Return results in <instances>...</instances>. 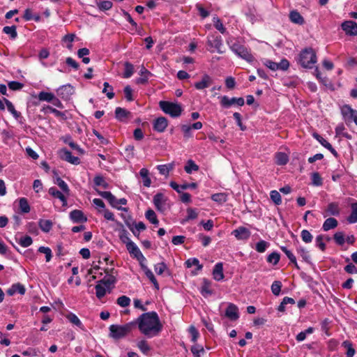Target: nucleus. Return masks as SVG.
<instances>
[{
    "instance_id": "9d476101",
    "label": "nucleus",
    "mask_w": 357,
    "mask_h": 357,
    "mask_svg": "<svg viewBox=\"0 0 357 357\" xmlns=\"http://www.w3.org/2000/svg\"><path fill=\"white\" fill-rule=\"evenodd\" d=\"M220 102L224 107H229L235 104L238 106H243L244 105V99L243 98H229L227 96H222Z\"/></svg>"
},
{
    "instance_id": "6ab92c4d",
    "label": "nucleus",
    "mask_w": 357,
    "mask_h": 357,
    "mask_svg": "<svg viewBox=\"0 0 357 357\" xmlns=\"http://www.w3.org/2000/svg\"><path fill=\"white\" fill-rule=\"evenodd\" d=\"M213 277L216 281L222 280L225 278L223 273V264L222 262L217 263L213 269Z\"/></svg>"
},
{
    "instance_id": "a18cd8bd",
    "label": "nucleus",
    "mask_w": 357,
    "mask_h": 357,
    "mask_svg": "<svg viewBox=\"0 0 357 357\" xmlns=\"http://www.w3.org/2000/svg\"><path fill=\"white\" fill-rule=\"evenodd\" d=\"M3 31L6 34L10 35L12 39H15L17 36L15 26H4Z\"/></svg>"
},
{
    "instance_id": "f3484780",
    "label": "nucleus",
    "mask_w": 357,
    "mask_h": 357,
    "mask_svg": "<svg viewBox=\"0 0 357 357\" xmlns=\"http://www.w3.org/2000/svg\"><path fill=\"white\" fill-rule=\"evenodd\" d=\"M212 282L206 278H204L202 281V285L201 287L200 292L204 297H207L213 294V291L211 289Z\"/></svg>"
},
{
    "instance_id": "aec40b11",
    "label": "nucleus",
    "mask_w": 357,
    "mask_h": 357,
    "mask_svg": "<svg viewBox=\"0 0 357 357\" xmlns=\"http://www.w3.org/2000/svg\"><path fill=\"white\" fill-rule=\"evenodd\" d=\"M169 185L178 193H181L182 190H186L188 188H197V183H195L178 185L174 181H171L169 183Z\"/></svg>"
},
{
    "instance_id": "f704fd0d",
    "label": "nucleus",
    "mask_w": 357,
    "mask_h": 357,
    "mask_svg": "<svg viewBox=\"0 0 357 357\" xmlns=\"http://www.w3.org/2000/svg\"><path fill=\"white\" fill-rule=\"evenodd\" d=\"M38 225L40 229L44 232H49L52 227V222L49 220H40Z\"/></svg>"
},
{
    "instance_id": "e433bc0d",
    "label": "nucleus",
    "mask_w": 357,
    "mask_h": 357,
    "mask_svg": "<svg viewBox=\"0 0 357 357\" xmlns=\"http://www.w3.org/2000/svg\"><path fill=\"white\" fill-rule=\"evenodd\" d=\"M23 17L26 21H29V20H33L36 22H38L40 20V17L39 15H33L32 10L30 8H26L24 10V13Z\"/></svg>"
},
{
    "instance_id": "473e14b6",
    "label": "nucleus",
    "mask_w": 357,
    "mask_h": 357,
    "mask_svg": "<svg viewBox=\"0 0 357 357\" xmlns=\"http://www.w3.org/2000/svg\"><path fill=\"white\" fill-rule=\"evenodd\" d=\"M95 187H102L104 189L109 188V184L105 178L101 175H97L93 178Z\"/></svg>"
},
{
    "instance_id": "0e129e2a",
    "label": "nucleus",
    "mask_w": 357,
    "mask_h": 357,
    "mask_svg": "<svg viewBox=\"0 0 357 357\" xmlns=\"http://www.w3.org/2000/svg\"><path fill=\"white\" fill-rule=\"evenodd\" d=\"M187 214L188 215L185 219V221L196 219L198 216V213L196 209L192 208H189L187 209Z\"/></svg>"
},
{
    "instance_id": "13d9d810",
    "label": "nucleus",
    "mask_w": 357,
    "mask_h": 357,
    "mask_svg": "<svg viewBox=\"0 0 357 357\" xmlns=\"http://www.w3.org/2000/svg\"><path fill=\"white\" fill-rule=\"evenodd\" d=\"M38 251L41 253L45 254L47 262H49L51 260L52 255L50 248L47 247L41 246L38 248Z\"/></svg>"
},
{
    "instance_id": "5fc2aeb1",
    "label": "nucleus",
    "mask_w": 357,
    "mask_h": 357,
    "mask_svg": "<svg viewBox=\"0 0 357 357\" xmlns=\"http://www.w3.org/2000/svg\"><path fill=\"white\" fill-rule=\"evenodd\" d=\"M186 266L188 268H191L193 266H196L197 267V270H201L202 268V265L199 264V261L197 258H190L185 261Z\"/></svg>"
},
{
    "instance_id": "a19ab883",
    "label": "nucleus",
    "mask_w": 357,
    "mask_h": 357,
    "mask_svg": "<svg viewBox=\"0 0 357 357\" xmlns=\"http://www.w3.org/2000/svg\"><path fill=\"white\" fill-rule=\"evenodd\" d=\"M54 95L52 93L40 91L38 93V98L40 101H47L51 102L52 99H54Z\"/></svg>"
},
{
    "instance_id": "f257e3e1",
    "label": "nucleus",
    "mask_w": 357,
    "mask_h": 357,
    "mask_svg": "<svg viewBox=\"0 0 357 357\" xmlns=\"http://www.w3.org/2000/svg\"><path fill=\"white\" fill-rule=\"evenodd\" d=\"M134 322L138 325L140 332L149 337L158 335L162 328L158 314L153 311L141 314Z\"/></svg>"
},
{
    "instance_id": "412c9836",
    "label": "nucleus",
    "mask_w": 357,
    "mask_h": 357,
    "mask_svg": "<svg viewBox=\"0 0 357 357\" xmlns=\"http://www.w3.org/2000/svg\"><path fill=\"white\" fill-rule=\"evenodd\" d=\"M70 220L75 223L84 222L87 220L86 216L84 215L82 211L79 210H74L70 213Z\"/></svg>"
},
{
    "instance_id": "7ed1b4c3",
    "label": "nucleus",
    "mask_w": 357,
    "mask_h": 357,
    "mask_svg": "<svg viewBox=\"0 0 357 357\" xmlns=\"http://www.w3.org/2000/svg\"><path fill=\"white\" fill-rule=\"evenodd\" d=\"M299 63L304 68H312L317 63L315 52L311 48L303 50L299 55Z\"/></svg>"
},
{
    "instance_id": "4be33fe9",
    "label": "nucleus",
    "mask_w": 357,
    "mask_h": 357,
    "mask_svg": "<svg viewBox=\"0 0 357 357\" xmlns=\"http://www.w3.org/2000/svg\"><path fill=\"white\" fill-rule=\"evenodd\" d=\"M26 289L23 284L20 283L13 284L6 291L7 294L9 296H13L16 293L20 294V295H24L25 294Z\"/></svg>"
},
{
    "instance_id": "f8f14e48",
    "label": "nucleus",
    "mask_w": 357,
    "mask_h": 357,
    "mask_svg": "<svg viewBox=\"0 0 357 357\" xmlns=\"http://www.w3.org/2000/svg\"><path fill=\"white\" fill-rule=\"evenodd\" d=\"M342 29L347 35H357V23L354 21H345L342 24Z\"/></svg>"
},
{
    "instance_id": "bb28decb",
    "label": "nucleus",
    "mask_w": 357,
    "mask_h": 357,
    "mask_svg": "<svg viewBox=\"0 0 357 357\" xmlns=\"http://www.w3.org/2000/svg\"><path fill=\"white\" fill-rule=\"evenodd\" d=\"M139 175L142 178L144 186L149 188L151 186V181L149 177V172L146 168H142L139 171Z\"/></svg>"
},
{
    "instance_id": "8fccbe9b",
    "label": "nucleus",
    "mask_w": 357,
    "mask_h": 357,
    "mask_svg": "<svg viewBox=\"0 0 357 357\" xmlns=\"http://www.w3.org/2000/svg\"><path fill=\"white\" fill-rule=\"evenodd\" d=\"M282 282L280 281L276 280L273 282L271 284V291L275 296H279L281 291L282 288Z\"/></svg>"
},
{
    "instance_id": "f03ea898",
    "label": "nucleus",
    "mask_w": 357,
    "mask_h": 357,
    "mask_svg": "<svg viewBox=\"0 0 357 357\" xmlns=\"http://www.w3.org/2000/svg\"><path fill=\"white\" fill-rule=\"evenodd\" d=\"M135 327V323L131 321L124 325L112 324L109 326V336L119 340L124 337Z\"/></svg>"
},
{
    "instance_id": "39448f33",
    "label": "nucleus",
    "mask_w": 357,
    "mask_h": 357,
    "mask_svg": "<svg viewBox=\"0 0 357 357\" xmlns=\"http://www.w3.org/2000/svg\"><path fill=\"white\" fill-rule=\"evenodd\" d=\"M126 240H128V242H126V248L129 253L136 258L139 261V264L144 262L146 261V258L136 244L128 237H126Z\"/></svg>"
},
{
    "instance_id": "680f3d73",
    "label": "nucleus",
    "mask_w": 357,
    "mask_h": 357,
    "mask_svg": "<svg viewBox=\"0 0 357 357\" xmlns=\"http://www.w3.org/2000/svg\"><path fill=\"white\" fill-rule=\"evenodd\" d=\"M102 92L106 93L109 99H112L114 96V93H113V88L107 82L104 83V89Z\"/></svg>"
},
{
    "instance_id": "4468645a",
    "label": "nucleus",
    "mask_w": 357,
    "mask_h": 357,
    "mask_svg": "<svg viewBox=\"0 0 357 357\" xmlns=\"http://www.w3.org/2000/svg\"><path fill=\"white\" fill-rule=\"evenodd\" d=\"M225 316L231 321H236L239 318L238 309L233 303H229L225 310Z\"/></svg>"
},
{
    "instance_id": "c756f323",
    "label": "nucleus",
    "mask_w": 357,
    "mask_h": 357,
    "mask_svg": "<svg viewBox=\"0 0 357 357\" xmlns=\"http://www.w3.org/2000/svg\"><path fill=\"white\" fill-rule=\"evenodd\" d=\"M54 183L61 188L63 193L66 194V195H69L70 189L68 184L63 180L60 177L56 176L54 178Z\"/></svg>"
},
{
    "instance_id": "b1692460",
    "label": "nucleus",
    "mask_w": 357,
    "mask_h": 357,
    "mask_svg": "<svg viewBox=\"0 0 357 357\" xmlns=\"http://www.w3.org/2000/svg\"><path fill=\"white\" fill-rule=\"evenodd\" d=\"M351 212L347 217V222L349 224H354L357 222V202L351 204Z\"/></svg>"
},
{
    "instance_id": "cd10ccee",
    "label": "nucleus",
    "mask_w": 357,
    "mask_h": 357,
    "mask_svg": "<svg viewBox=\"0 0 357 357\" xmlns=\"http://www.w3.org/2000/svg\"><path fill=\"white\" fill-rule=\"evenodd\" d=\"M175 165L174 162H171L166 165H160L157 166V169L159 173L164 176H167L170 171L174 169Z\"/></svg>"
},
{
    "instance_id": "2eb2a0df",
    "label": "nucleus",
    "mask_w": 357,
    "mask_h": 357,
    "mask_svg": "<svg viewBox=\"0 0 357 357\" xmlns=\"http://www.w3.org/2000/svg\"><path fill=\"white\" fill-rule=\"evenodd\" d=\"M112 282L109 280H103L102 283H100L96 286V296L98 298L103 297L107 291V289L110 288Z\"/></svg>"
},
{
    "instance_id": "9b49d317",
    "label": "nucleus",
    "mask_w": 357,
    "mask_h": 357,
    "mask_svg": "<svg viewBox=\"0 0 357 357\" xmlns=\"http://www.w3.org/2000/svg\"><path fill=\"white\" fill-rule=\"evenodd\" d=\"M60 158L71 164L77 165L79 163V158L73 156L70 151L66 149H62L59 151Z\"/></svg>"
},
{
    "instance_id": "393cba45",
    "label": "nucleus",
    "mask_w": 357,
    "mask_h": 357,
    "mask_svg": "<svg viewBox=\"0 0 357 357\" xmlns=\"http://www.w3.org/2000/svg\"><path fill=\"white\" fill-rule=\"evenodd\" d=\"M337 225L338 222L335 218H328L324 221L322 226V229H324V231H327L330 229L337 227Z\"/></svg>"
},
{
    "instance_id": "49530a36",
    "label": "nucleus",
    "mask_w": 357,
    "mask_h": 357,
    "mask_svg": "<svg viewBox=\"0 0 357 357\" xmlns=\"http://www.w3.org/2000/svg\"><path fill=\"white\" fill-rule=\"evenodd\" d=\"M89 54V49L87 48H82V49H79L77 52V56L79 57V58H82V61L84 63H89V57H86V56H87L88 54Z\"/></svg>"
},
{
    "instance_id": "c03bdc74",
    "label": "nucleus",
    "mask_w": 357,
    "mask_h": 357,
    "mask_svg": "<svg viewBox=\"0 0 357 357\" xmlns=\"http://www.w3.org/2000/svg\"><path fill=\"white\" fill-rule=\"evenodd\" d=\"M4 101L8 110L13 115L15 119H17L20 116V113L15 110L14 105L10 100L4 98Z\"/></svg>"
},
{
    "instance_id": "58836bf2",
    "label": "nucleus",
    "mask_w": 357,
    "mask_h": 357,
    "mask_svg": "<svg viewBox=\"0 0 357 357\" xmlns=\"http://www.w3.org/2000/svg\"><path fill=\"white\" fill-rule=\"evenodd\" d=\"M202 127V123L199 121L194 123L191 125H183L182 126V130L185 132H188L192 130V129L194 130H199Z\"/></svg>"
},
{
    "instance_id": "2f4dec72",
    "label": "nucleus",
    "mask_w": 357,
    "mask_h": 357,
    "mask_svg": "<svg viewBox=\"0 0 357 357\" xmlns=\"http://www.w3.org/2000/svg\"><path fill=\"white\" fill-rule=\"evenodd\" d=\"M289 19L291 22L297 24H303L304 23V19L301 15L296 10H293L289 14Z\"/></svg>"
},
{
    "instance_id": "6e6d98bb",
    "label": "nucleus",
    "mask_w": 357,
    "mask_h": 357,
    "mask_svg": "<svg viewBox=\"0 0 357 357\" xmlns=\"http://www.w3.org/2000/svg\"><path fill=\"white\" fill-rule=\"evenodd\" d=\"M184 169L188 174H191L192 171H197L199 169V167L194 162V161L189 160Z\"/></svg>"
},
{
    "instance_id": "a878e982",
    "label": "nucleus",
    "mask_w": 357,
    "mask_h": 357,
    "mask_svg": "<svg viewBox=\"0 0 357 357\" xmlns=\"http://www.w3.org/2000/svg\"><path fill=\"white\" fill-rule=\"evenodd\" d=\"M75 38V35L74 33H69L64 36L61 40L63 46L71 50L73 49V42Z\"/></svg>"
},
{
    "instance_id": "69168bd1",
    "label": "nucleus",
    "mask_w": 357,
    "mask_h": 357,
    "mask_svg": "<svg viewBox=\"0 0 357 357\" xmlns=\"http://www.w3.org/2000/svg\"><path fill=\"white\" fill-rule=\"evenodd\" d=\"M167 269V266L164 262L158 263L154 266V270L158 275L162 274Z\"/></svg>"
},
{
    "instance_id": "72a5a7b5",
    "label": "nucleus",
    "mask_w": 357,
    "mask_h": 357,
    "mask_svg": "<svg viewBox=\"0 0 357 357\" xmlns=\"http://www.w3.org/2000/svg\"><path fill=\"white\" fill-rule=\"evenodd\" d=\"M146 218L153 225H158L159 221L157 218V215L153 209H148L145 213Z\"/></svg>"
},
{
    "instance_id": "0eeeda50",
    "label": "nucleus",
    "mask_w": 357,
    "mask_h": 357,
    "mask_svg": "<svg viewBox=\"0 0 357 357\" xmlns=\"http://www.w3.org/2000/svg\"><path fill=\"white\" fill-rule=\"evenodd\" d=\"M208 45L211 47V52L217 51L220 54L224 52V51L222 50V42L220 36H209L208 38Z\"/></svg>"
},
{
    "instance_id": "ea45409f",
    "label": "nucleus",
    "mask_w": 357,
    "mask_h": 357,
    "mask_svg": "<svg viewBox=\"0 0 357 357\" xmlns=\"http://www.w3.org/2000/svg\"><path fill=\"white\" fill-rule=\"evenodd\" d=\"M130 298L127 296H121L116 299V304L122 307H126L130 305Z\"/></svg>"
},
{
    "instance_id": "79ce46f5",
    "label": "nucleus",
    "mask_w": 357,
    "mask_h": 357,
    "mask_svg": "<svg viewBox=\"0 0 357 357\" xmlns=\"http://www.w3.org/2000/svg\"><path fill=\"white\" fill-rule=\"evenodd\" d=\"M213 22L214 26L217 30H218L222 34L226 33V29L225 28L220 18L218 17H213Z\"/></svg>"
},
{
    "instance_id": "864d4df0",
    "label": "nucleus",
    "mask_w": 357,
    "mask_h": 357,
    "mask_svg": "<svg viewBox=\"0 0 357 357\" xmlns=\"http://www.w3.org/2000/svg\"><path fill=\"white\" fill-rule=\"evenodd\" d=\"M270 196L271 200L275 203L276 205H280L282 203V199L281 195L279 192L277 190H272L270 192Z\"/></svg>"
},
{
    "instance_id": "3c124183",
    "label": "nucleus",
    "mask_w": 357,
    "mask_h": 357,
    "mask_svg": "<svg viewBox=\"0 0 357 357\" xmlns=\"http://www.w3.org/2000/svg\"><path fill=\"white\" fill-rule=\"evenodd\" d=\"M269 246V243L266 241L261 240L257 243L255 250L260 253L264 252L267 248Z\"/></svg>"
},
{
    "instance_id": "603ef678",
    "label": "nucleus",
    "mask_w": 357,
    "mask_h": 357,
    "mask_svg": "<svg viewBox=\"0 0 357 357\" xmlns=\"http://www.w3.org/2000/svg\"><path fill=\"white\" fill-rule=\"evenodd\" d=\"M66 317L68 319V321L70 322H71L73 324L82 328V324L81 321L79 320V319L75 314L70 313L69 314L67 315Z\"/></svg>"
},
{
    "instance_id": "338daca9",
    "label": "nucleus",
    "mask_w": 357,
    "mask_h": 357,
    "mask_svg": "<svg viewBox=\"0 0 357 357\" xmlns=\"http://www.w3.org/2000/svg\"><path fill=\"white\" fill-rule=\"evenodd\" d=\"M137 346L142 352L146 354L149 352L151 348L149 346L148 343L145 340H141L138 342Z\"/></svg>"
},
{
    "instance_id": "6e6552de",
    "label": "nucleus",
    "mask_w": 357,
    "mask_h": 357,
    "mask_svg": "<svg viewBox=\"0 0 357 357\" xmlns=\"http://www.w3.org/2000/svg\"><path fill=\"white\" fill-rule=\"evenodd\" d=\"M167 199L162 193H157L154 195L153 202L158 211L164 212L166 210Z\"/></svg>"
},
{
    "instance_id": "dca6fc26",
    "label": "nucleus",
    "mask_w": 357,
    "mask_h": 357,
    "mask_svg": "<svg viewBox=\"0 0 357 357\" xmlns=\"http://www.w3.org/2000/svg\"><path fill=\"white\" fill-rule=\"evenodd\" d=\"M212 78L208 75L205 74L203 75L200 82H196L195 84V87L198 90H202L208 88L212 84Z\"/></svg>"
},
{
    "instance_id": "37998d69",
    "label": "nucleus",
    "mask_w": 357,
    "mask_h": 357,
    "mask_svg": "<svg viewBox=\"0 0 357 357\" xmlns=\"http://www.w3.org/2000/svg\"><path fill=\"white\" fill-rule=\"evenodd\" d=\"M32 243L33 241L31 237L27 235L22 236L18 241V243L23 248H27L30 246Z\"/></svg>"
},
{
    "instance_id": "e2e57ef3",
    "label": "nucleus",
    "mask_w": 357,
    "mask_h": 357,
    "mask_svg": "<svg viewBox=\"0 0 357 357\" xmlns=\"http://www.w3.org/2000/svg\"><path fill=\"white\" fill-rule=\"evenodd\" d=\"M280 256L278 252H272L267 257V261L276 265L280 261Z\"/></svg>"
},
{
    "instance_id": "7c9ffc66",
    "label": "nucleus",
    "mask_w": 357,
    "mask_h": 357,
    "mask_svg": "<svg viewBox=\"0 0 357 357\" xmlns=\"http://www.w3.org/2000/svg\"><path fill=\"white\" fill-rule=\"evenodd\" d=\"M211 199L219 204L225 203L228 199V195L225 192L215 193L211 195Z\"/></svg>"
},
{
    "instance_id": "20e7f679",
    "label": "nucleus",
    "mask_w": 357,
    "mask_h": 357,
    "mask_svg": "<svg viewBox=\"0 0 357 357\" xmlns=\"http://www.w3.org/2000/svg\"><path fill=\"white\" fill-rule=\"evenodd\" d=\"M161 109L172 117H178L183 111L180 104L168 101H160L159 102Z\"/></svg>"
},
{
    "instance_id": "774afa93",
    "label": "nucleus",
    "mask_w": 357,
    "mask_h": 357,
    "mask_svg": "<svg viewBox=\"0 0 357 357\" xmlns=\"http://www.w3.org/2000/svg\"><path fill=\"white\" fill-rule=\"evenodd\" d=\"M334 240L337 244L343 245L345 242L344 233L341 231L336 232L334 234Z\"/></svg>"
},
{
    "instance_id": "ddd939ff",
    "label": "nucleus",
    "mask_w": 357,
    "mask_h": 357,
    "mask_svg": "<svg viewBox=\"0 0 357 357\" xmlns=\"http://www.w3.org/2000/svg\"><path fill=\"white\" fill-rule=\"evenodd\" d=\"M238 240H247L250 236V231L244 227H239L231 233Z\"/></svg>"
},
{
    "instance_id": "de8ad7c7",
    "label": "nucleus",
    "mask_w": 357,
    "mask_h": 357,
    "mask_svg": "<svg viewBox=\"0 0 357 357\" xmlns=\"http://www.w3.org/2000/svg\"><path fill=\"white\" fill-rule=\"evenodd\" d=\"M191 351L194 357H200L204 353V349L202 346L195 344L191 347Z\"/></svg>"
},
{
    "instance_id": "5701e85b",
    "label": "nucleus",
    "mask_w": 357,
    "mask_h": 357,
    "mask_svg": "<svg viewBox=\"0 0 357 357\" xmlns=\"http://www.w3.org/2000/svg\"><path fill=\"white\" fill-rule=\"evenodd\" d=\"M167 126V120L165 117H160L155 120L153 127L155 131L162 132Z\"/></svg>"
},
{
    "instance_id": "c9c22d12",
    "label": "nucleus",
    "mask_w": 357,
    "mask_h": 357,
    "mask_svg": "<svg viewBox=\"0 0 357 357\" xmlns=\"http://www.w3.org/2000/svg\"><path fill=\"white\" fill-rule=\"evenodd\" d=\"M129 115L130 112L123 108L117 107L115 110L116 118L120 121L126 119Z\"/></svg>"
},
{
    "instance_id": "423d86ee",
    "label": "nucleus",
    "mask_w": 357,
    "mask_h": 357,
    "mask_svg": "<svg viewBox=\"0 0 357 357\" xmlns=\"http://www.w3.org/2000/svg\"><path fill=\"white\" fill-rule=\"evenodd\" d=\"M341 113L346 121H354L357 125V111L353 109L349 105H345L341 107Z\"/></svg>"
},
{
    "instance_id": "052dcab7",
    "label": "nucleus",
    "mask_w": 357,
    "mask_h": 357,
    "mask_svg": "<svg viewBox=\"0 0 357 357\" xmlns=\"http://www.w3.org/2000/svg\"><path fill=\"white\" fill-rule=\"evenodd\" d=\"M124 66H125V72H124L123 76L125 78H129L133 74L134 67L131 63H130L128 62L125 63Z\"/></svg>"
},
{
    "instance_id": "a211bd4d",
    "label": "nucleus",
    "mask_w": 357,
    "mask_h": 357,
    "mask_svg": "<svg viewBox=\"0 0 357 357\" xmlns=\"http://www.w3.org/2000/svg\"><path fill=\"white\" fill-rule=\"evenodd\" d=\"M236 54L248 62H252L254 60V56L252 55L250 52L244 46L236 50Z\"/></svg>"
},
{
    "instance_id": "4d7b16f0",
    "label": "nucleus",
    "mask_w": 357,
    "mask_h": 357,
    "mask_svg": "<svg viewBox=\"0 0 357 357\" xmlns=\"http://www.w3.org/2000/svg\"><path fill=\"white\" fill-rule=\"evenodd\" d=\"M312 183L315 186H321L323 184L322 178L318 172L312 174Z\"/></svg>"
},
{
    "instance_id": "4c0bfd02",
    "label": "nucleus",
    "mask_w": 357,
    "mask_h": 357,
    "mask_svg": "<svg viewBox=\"0 0 357 357\" xmlns=\"http://www.w3.org/2000/svg\"><path fill=\"white\" fill-rule=\"evenodd\" d=\"M19 206L22 213H27L30 211V206L26 198L22 197L19 200Z\"/></svg>"
},
{
    "instance_id": "c85d7f7f",
    "label": "nucleus",
    "mask_w": 357,
    "mask_h": 357,
    "mask_svg": "<svg viewBox=\"0 0 357 357\" xmlns=\"http://www.w3.org/2000/svg\"><path fill=\"white\" fill-rule=\"evenodd\" d=\"M275 163L278 165H284L289 161V156L283 152H278L275 155Z\"/></svg>"
},
{
    "instance_id": "09e8293b",
    "label": "nucleus",
    "mask_w": 357,
    "mask_h": 357,
    "mask_svg": "<svg viewBox=\"0 0 357 357\" xmlns=\"http://www.w3.org/2000/svg\"><path fill=\"white\" fill-rule=\"evenodd\" d=\"M314 332V328L312 327H309L307 329H306L304 331H301L299 333L296 337V339L298 342H302L306 338V335L307 334H311Z\"/></svg>"
},
{
    "instance_id": "bf43d9fd",
    "label": "nucleus",
    "mask_w": 357,
    "mask_h": 357,
    "mask_svg": "<svg viewBox=\"0 0 357 357\" xmlns=\"http://www.w3.org/2000/svg\"><path fill=\"white\" fill-rule=\"evenodd\" d=\"M301 236L303 241H304L306 243H309L312 242V238H313L312 235L307 229L302 230Z\"/></svg>"
},
{
    "instance_id": "1a4fd4ad",
    "label": "nucleus",
    "mask_w": 357,
    "mask_h": 357,
    "mask_svg": "<svg viewBox=\"0 0 357 357\" xmlns=\"http://www.w3.org/2000/svg\"><path fill=\"white\" fill-rule=\"evenodd\" d=\"M340 213V208L339 204L337 202H331L328 204L326 208L323 212V216L326 218L328 216L333 215L338 216Z\"/></svg>"
}]
</instances>
